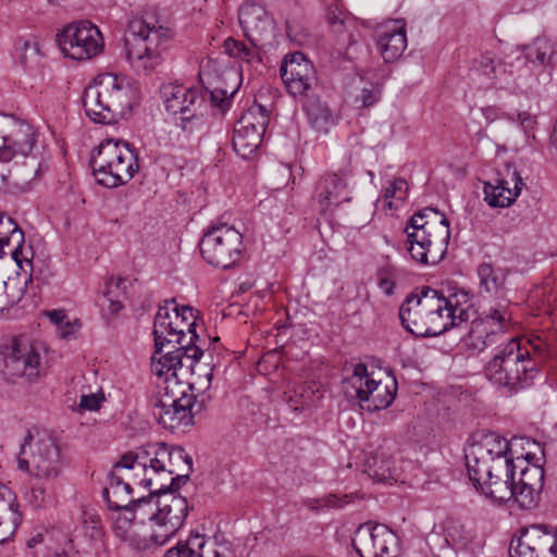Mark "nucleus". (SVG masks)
Wrapping results in <instances>:
<instances>
[{"instance_id": "obj_1", "label": "nucleus", "mask_w": 557, "mask_h": 557, "mask_svg": "<svg viewBox=\"0 0 557 557\" xmlns=\"http://www.w3.org/2000/svg\"><path fill=\"white\" fill-rule=\"evenodd\" d=\"M545 356L543 344L510 338L497 345L483 373L495 388L507 396H513L534 384Z\"/></svg>"}, {"instance_id": "obj_2", "label": "nucleus", "mask_w": 557, "mask_h": 557, "mask_svg": "<svg viewBox=\"0 0 557 557\" xmlns=\"http://www.w3.org/2000/svg\"><path fill=\"white\" fill-rule=\"evenodd\" d=\"M134 99L135 89L125 77L106 74L85 88L82 101L92 122L114 124L132 110Z\"/></svg>"}, {"instance_id": "obj_3", "label": "nucleus", "mask_w": 557, "mask_h": 557, "mask_svg": "<svg viewBox=\"0 0 557 557\" xmlns=\"http://www.w3.org/2000/svg\"><path fill=\"white\" fill-rule=\"evenodd\" d=\"M407 250L412 260L420 264L429 263V255L433 263L440 261L446 252L450 239L449 221L444 213L430 207L417 211L408 221Z\"/></svg>"}, {"instance_id": "obj_4", "label": "nucleus", "mask_w": 557, "mask_h": 557, "mask_svg": "<svg viewBox=\"0 0 557 557\" xmlns=\"http://www.w3.org/2000/svg\"><path fill=\"white\" fill-rule=\"evenodd\" d=\"M170 41L169 28L151 27L143 20H132L125 35L127 60L137 73L147 74L162 62Z\"/></svg>"}, {"instance_id": "obj_5", "label": "nucleus", "mask_w": 557, "mask_h": 557, "mask_svg": "<svg viewBox=\"0 0 557 557\" xmlns=\"http://www.w3.org/2000/svg\"><path fill=\"white\" fill-rule=\"evenodd\" d=\"M198 338V334L195 333V324H188V341L175 342L177 347L174 350L165 354H153L152 368L154 373L159 376L171 373L175 377H178V372L182 375L190 373L197 376L193 384H206L208 387L213 377V369L210 364H199L203 350L195 344Z\"/></svg>"}, {"instance_id": "obj_6", "label": "nucleus", "mask_w": 557, "mask_h": 557, "mask_svg": "<svg viewBox=\"0 0 557 557\" xmlns=\"http://www.w3.org/2000/svg\"><path fill=\"white\" fill-rule=\"evenodd\" d=\"M238 20L251 46L230 37L224 41L225 53L246 63H252L255 60L259 62L257 47L272 32L273 20L262 5L256 3L242 5Z\"/></svg>"}, {"instance_id": "obj_7", "label": "nucleus", "mask_w": 557, "mask_h": 557, "mask_svg": "<svg viewBox=\"0 0 557 557\" xmlns=\"http://www.w3.org/2000/svg\"><path fill=\"white\" fill-rule=\"evenodd\" d=\"M467 470L470 481L481 495L498 504L511 500V485L516 475L513 460L498 459L496 463L487 465V460L479 462L478 458L470 459Z\"/></svg>"}, {"instance_id": "obj_8", "label": "nucleus", "mask_w": 557, "mask_h": 557, "mask_svg": "<svg viewBox=\"0 0 557 557\" xmlns=\"http://www.w3.org/2000/svg\"><path fill=\"white\" fill-rule=\"evenodd\" d=\"M199 249L209 264L230 269L242 259L243 235L232 225L214 223L202 235Z\"/></svg>"}, {"instance_id": "obj_9", "label": "nucleus", "mask_w": 557, "mask_h": 557, "mask_svg": "<svg viewBox=\"0 0 557 557\" xmlns=\"http://www.w3.org/2000/svg\"><path fill=\"white\" fill-rule=\"evenodd\" d=\"M346 394L356 397L362 409L380 411L389 407L396 398L397 381L393 377L389 383L381 382L369 376L368 367L357 363L352 374L346 379Z\"/></svg>"}, {"instance_id": "obj_10", "label": "nucleus", "mask_w": 557, "mask_h": 557, "mask_svg": "<svg viewBox=\"0 0 557 557\" xmlns=\"http://www.w3.org/2000/svg\"><path fill=\"white\" fill-rule=\"evenodd\" d=\"M55 42L62 53L77 61L89 60L102 51L103 38L99 28L89 21L67 24L57 34Z\"/></svg>"}, {"instance_id": "obj_11", "label": "nucleus", "mask_w": 557, "mask_h": 557, "mask_svg": "<svg viewBox=\"0 0 557 557\" xmlns=\"http://www.w3.org/2000/svg\"><path fill=\"white\" fill-rule=\"evenodd\" d=\"M152 413L157 421L171 431L193 424L196 414L205 409V399L200 401L194 394L182 392L180 397L165 393L151 400Z\"/></svg>"}, {"instance_id": "obj_12", "label": "nucleus", "mask_w": 557, "mask_h": 557, "mask_svg": "<svg viewBox=\"0 0 557 557\" xmlns=\"http://www.w3.org/2000/svg\"><path fill=\"white\" fill-rule=\"evenodd\" d=\"M32 441L33 436L28 433L21 445L20 455L25 454L26 445H30V462L34 468V475L38 479H57L65 465V457L60 442L55 436L47 432L39 434L33 445L30 444Z\"/></svg>"}, {"instance_id": "obj_13", "label": "nucleus", "mask_w": 557, "mask_h": 557, "mask_svg": "<svg viewBox=\"0 0 557 557\" xmlns=\"http://www.w3.org/2000/svg\"><path fill=\"white\" fill-rule=\"evenodd\" d=\"M187 499L175 493H165L156 499V529H152L150 540L158 545L169 541L184 524L188 515Z\"/></svg>"}, {"instance_id": "obj_14", "label": "nucleus", "mask_w": 557, "mask_h": 557, "mask_svg": "<svg viewBox=\"0 0 557 557\" xmlns=\"http://www.w3.org/2000/svg\"><path fill=\"white\" fill-rule=\"evenodd\" d=\"M398 539L385 524L368 521L354 533L351 545L360 557H396Z\"/></svg>"}, {"instance_id": "obj_15", "label": "nucleus", "mask_w": 557, "mask_h": 557, "mask_svg": "<svg viewBox=\"0 0 557 557\" xmlns=\"http://www.w3.org/2000/svg\"><path fill=\"white\" fill-rule=\"evenodd\" d=\"M270 117L268 110L257 106L248 110L235 124L233 134L234 151L248 159L262 143Z\"/></svg>"}, {"instance_id": "obj_16", "label": "nucleus", "mask_w": 557, "mask_h": 557, "mask_svg": "<svg viewBox=\"0 0 557 557\" xmlns=\"http://www.w3.org/2000/svg\"><path fill=\"white\" fill-rule=\"evenodd\" d=\"M0 125V162L28 157L36 143L32 125L12 116H2Z\"/></svg>"}, {"instance_id": "obj_17", "label": "nucleus", "mask_w": 557, "mask_h": 557, "mask_svg": "<svg viewBox=\"0 0 557 557\" xmlns=\"http://www.w3.org/2000/svg\"><path fill=\"white\" fill-rule=\"evenodd\" d=\"M280 74L288 94L294 98L308 97L318 81L312 62L300 51L285 55Z\"/></svg>"}, {"instance_id": "obj_18", "label": "nucleus", "mask_w": 557, "mask_h": 557, "mask_svg": "<svg viewBox=\"0 0 557 557\" xmlns=\"http://www.w3.org/2000/svg\"><path fill=\"white\" fill-rule=\"evenodd\" d=\"M154 457L151 460V469L161 471V474L171 479V483L186 484L194 471L193 458L182 446L156 443L152 447Z\"/></svg>"}, {"instance_id": "obj_19", "label": "nucleus", "mask_w": 557, "mask_h": 557, "mask_svg": "<svg viewBox=\"0 0 557 557\" xmlns=\"http://www.w3.org/2000/svg\"><path fill=\"white\" fill-rule=\"evenodd\" d=\"M351 176L349 162L336 172H327L315 183L313 199L319 203L321 211L337 207L343 202L351 201V191L348 188V178Z\"/></svg>"}, {"instance_id": "obj_20", "label": "nucleus", "mask_w": 557, "mask_h": 557, "mask_svg": "<svg viewBox=\"0 0 557 557\" xmlns=\"http://www.w3.org/2000/svg\"><path fill=\"white\" fill-rule=\"evenodd\" d=\"M4 356V373L10 376L26 377L28 381L39 376L41 366L38 350L29 343L14 338L7 347Z\"/></svg>"}, {"instance_id": "obj_21", "label": "nucleus", "mask_w": 557, "mask_h": 557, "mask_svg": "<svg viewBox=\"0 0 557 557\" xmlns=\"http://www.w3.org/2000/svg\"><path fill=\"white\" fill-rule=\"evenodd\" d=\"M134 150L135 149L124 140L113 138L102 140L90 159V165L96 181L98 182L99 177H103L107 171H113L119 168L122 160L128 163V168H131Z\"/></svg>"}, {"instance_id": "obj_22", "label": "nucleus", "mask_w": 557, "mask_h": 557, "mask_svg": "<svg viewBox=\"0 0 557 557\" xmlns=\"http://www.w3.org/2000/svg\"><path fill=\"white\" fill-rule=\"evenodd\" d=\"M510 557H557V534L540 533V529L523 531L509 545Z\"/></svg>"}, {"instance_id": "obj_23", "label": "nucleus", "mask_w": 557, "mask_h": 557, "mask_svg": "<svg viewBox=\"0 0 557 557\" xmlns=\"http://www.w3.org/2000/svg\"><path fill=\"white\" fill-rule=\"evenodd\" d=\"M449 301L442 292L430 286L422 287L421 318L424 322L423 337H435L447 332L446 306Z\"/></svg>"}, {"instance_id": "obj_24", "label": "nucleus", "mask_w": 557, "mask_h": 557, "mask_svg": "<svg viewBox=\"0 0 557 557\" xmlns=\"http://www.w3.org/2000/svg\"><path fill=\"white\" fill-rule=\"evenodd\" d=\"M523 186L520 173L507 166L505 176L484 182V200L492 208H507L513 203Z\"/></svg>"}, {"instance_id": "obj_25", "label": "nucleus", "mask_w": 557, "mask_h": 557, "mask_svg": "<svg viewBox=\"0 0 557 557\" xmlns=\"http://www.w3.org/2000/svg\"><path fill=\"white\" fill-rule=\"evenodd\" d=\"M164 107L170 114H186L198 108H205V92L197 87L181 84H168L161 88Z\"/></svg>"}, {"instance_id": "obj_26", "label": "nucleus", "mask_w": 557, "mask_h": 557, "mask_svg": "<svg viewBox=\"0 0 557 557\" xmlns=\"http://www.w3.org/2000/svg\"><path fill=\"white\" fill-rule=\"evenodd\" d=\"M175 304V299L164 300L160 305L153 322L154 354H161L165 344L188 341L184 329L173 325L171 320L169 305Z\"/></svg>"}, {"instance_id": "obj_27", "label": "nucleus", "mask_w": 557, "mask_h": 557, "mask_svg": "<svg viewBox=\"0 0 557 557\" xmlns=\"http://www.w3.org/2000/svg\"><path fill=\"white\" fill-rule=\"evenodd\" d=\"M509 450V442L497 433L491 432L484 436L481 443L471 446L470 451L466 455V463L470 459L476 458L479 462L487 460V465L496 463L498 459L513 460Z\"/></svg>"}, {"instance_id": "obj_28", "label": "nucleus", "mask_w": 557, "mask_h": 557, "mask_svg": "<svg viewBox=\"0 0 557 557\" xmlns=\"http://www.w3.org/2000/svg\"><path fill=\"white\" fill-rule=\"evenodd\" d=\"M24 232L10 216H4L0 212V258L5 255L4 247H11L10 255L17 267L22 268L25 261L32 264V260L24 255Z\"/></svg>"}, {"instance_id": "obj_29", "label": "nucleus", "mask_w": 557, "mask_h": 557, "mask_svg": "<svg viewBox=\"0 0 557 557\" xmlns=\"http://www.w3.org/2000/svg\"><path fill=\"white\" fill-rule=\"evenodd\" d=\"M22 521L15 494L0 484V544L10 540Z\"/></svg>"}, {"instance_id": "obj_30", "label": "nucleus", "mask_w": 557, "mask_h": 557, "mask_svg": "<svg viewBox=\"0 0 557 557\" xmlns=\"http://www.w3.org/2000/svg\"><path fill=\"white\" fill-rule=\"evenodd\" d=\"M376 45L385 62L397 60L407 48L405 25L385 26L377 30Z\"/></svg>"}, {"instance_id": "obj_31", "label": "nucleus", "mask_w": 557, "mask_h": 557, "mask_svg": "<svg viewBox=\"0 0 557 557\" xmlns=\"http://www.w3.org/2000/svg\"><path fill=\"white\" fill-rule=\"evenodd\" d=\"M523 55L535 70L552 67L557 63V41L536 37L531 44L524 46Z\"/></svg>"}, {"instance_id": "obj_32", "label": "nucleus", "mask_w": 557, "mask_h": 557, "mask_svg": "<svg viewBox=\"0 0 557 557\" xmlns=\"http://www.w3.org/2000/svg\"><path fill=\"white\" fill-rule=\"evenodd\" d=\"M422 288L409 294L399 308L403 327L417 337H423L424 322L421 318Z\"/></svg>"}, {"instance_id": "obj_33", "label": "nucleus", "mask_w": 557, "mask_h": 557, "mask_svg": "<svg viewBox=\"0 0 557 557\" xmlns=\"http://www.w3.org/2000/svg\"><path fill=\"white\" fill-rule=\"evenodd\" d=\"M109 486L102 491L103 499L106 500L108 508L114 511H126L134 499L132 497V486L124 482L114 471H111L108 475Z\"/></svg>"}, {"instance_id": "obj_34", "label": "nucleus", "mask_w": 557, "mask_h": 557, "mask_svg": "<svg viewBox=\"0 0 557 557\" xmlns=\"http://www.w3.org/2000/svg\"><path fill=\"white\" fill-rule=\"evenodd\" d=\"M508 274V268L494 267L488 262H482L476 268L480 288L490 295L499 296L506 293Z\"/></svg>"}, {"instance_id": "obj_35", "label": "nucleus", "mask_w": 557, "mask_h": 557, "mask_svg": "<svg viewBox=\"0 0 557 557\" xmlns=\"http://www.w3.org/2000/svg\"><path fill=\"white\" fill-rule=\"evenodd\" d=\"M326 18L332 28V32L338 36L339 46L349 47L357 41L352 33L349 32V25H352L351 18L348 17L347 14L343 12L338 7H329Z\"/></svg>"}, {"instance_id": "obj_36", "label": "nucleus", "mask_w": 557, "mask_h": 557, "mask_svg": "<svg viewBox=\"0 0 557 557\" xmlns=\"http://www.w3.org/2000/svg\"><path fill=\"white\" fill-rule=\"evenodd\" d=\"M206 544L205 534L191 531L186 540L178 541L175 546L168 549L164 557H203Z\"/></svg>"}, {"instance_id": "obj_37", "label": "nucleus", "mask_w": 557, "mask_h": 557, "mask_svg": "<svg viewBox=\"0 0 557 557\" xmlns=\"http://www.w3.org/2000/svg\"><path fill=\"white\" fill-rule=\"evenodd\" d=\"M481 321L485 330L495 331L504 335L510 329L511 312L507 305L497 304L482 312Z\"/></svg>"}, {"instance_id": "obj_38", "label": "nucleus", "mask_w": 557, "mask_h": 557, "mask_svg": "<svg viewBox=\"0 0 557 557\" xmlns=\"http://www.w3.org/2000/svg\"><path fill=\"white\" fill-rule=\"evenodd\" d=\"M139 170L138 157L136 150L133 151L132 166L128 168V163L123 160L120 162L119 168L113 171H107L103 177H99L98 184L107 188H114L129 182Z\"/></svg>"}, {"instance_id": "obj_39", "label": "nucleus", "mask_w": 557, "mask_h": 557, "mask_svg": "<svg viewBox=\"0 0 557 557\" xmlns=\"http://www.w3.org/2000/svg\"><path fill=\"white\" fill-rule=\"evenodd\" d=\"M156 499L157 497L150 493L147 496L133 499L132 504H129V507L125 511L126 520L133 522L138 518L140 522H145L147 519L152 523V529H156Z\"/></svg>"}, {"instance_id": "obj_40", "label": "nucleus", "mask_w": 557, "mask_h": 557, "mask_svg": "<svg viewBox=\"0 0 557 557\" xmlns=\"http://www.w3.org/2000/svg\"><path fill=\"white\" fill-rule=\"evenodd\" d=\"M449 305L445 309V318H447V331L453 327H458L461 323L469 321L471 313H473L472 305L466 299L463 304L458 300V296L451 295L446 297Z\"/></svg>"}, {"instance_id": "obj_41", "label": "nucleus", "mask_w": 557, "mask_h": 557, "mask_svg": "<svg viewBox=\"0 0 557 557\" xmlns=\"http://www.w3.org/2000/svg\"><path fill=\"white\" fill-rule=\"evenodd\" d=\"M304 109L310 125L318 132L326 133L332 124V114L329 108L319 99H309Z\"/></svg>"}, {"instance_id": "obj_42", "label": "nucleus", "mask_w": 557, "mask_h": 557, "mask_svg": "<svg viewBox=\"0 0 557 557\" xmlns=\"http://www.w3.org/2000/svg\"><path fill=\"white\" fill-rule=\"evenodd\" d=\"M140 485L148 488L150 494L158 498L162 497L165 493L177 492L184 484H176V482L171 483V479L168 481V476L161 474V471L151 469L148 474H145V478L140 481Z\"/></svg>"}, {"instance_id": "obj_43", "label": "nucleus", "mask_w": 557, "mask_h": 557, "mask_svg": "<svg viewBox=\"0 0 557 557\" xmlns=\"http://www.w3.org/2000/svg\"><path fill=\"white\" fill-rule=\"evenodd\" d=\"M512 498L519 507L523 509H531L535 507L540 492L542 488L532 486V484H523L521 482H512Z\"/></svg>"}, {"instance_id": "obj_44", "label": "nucleus", "mask_w": 557, "mask_h": 557, "mask_svg": "<svg viewBox=\"0 0 557 557\" xmlns=\"http://www.w3.org/2000/svg\"><path fill=\"white\" fill-rule=\"evenodd\" d=\"M359 82L360 95L357 96L356 100L360 101L364 108L375 104L381 99L383 83L380 79L372 81L364 76H360Z\"/></svg>"}, {"instance_id": "obj_45", "label": "nucleus", "mask_w": 557, "mask_h": 557, "mask_svg": "<svg viewBox=\"0 0 557 557\" xmlns=\"http://www.w3.org/2000/svg\"><path fill=\"white\" fill-rule=\"evenodd\" d=\"M205 108L195 109L186 114H182L177 122L181 129L189 135L200 132L206 126Z\"/></svg>"}, {"instance_id": "obj_46", "label": "nucleus", "mask_w": 557, "mask_h": 557, "mask_svg": "<svg viewBox=\"0 0 557 557\" xmlns=\"http://www.w3.org/2000/svg\"><path fill=\"white\" fill-rule=\"evenodd\" d=\"M27 548L32 550L33 557H66L64 550L51 549L46 544V536L42 533L27 540Z\"/></svg>"}, {"instance_id": "obj_47", "label": "nucleus", "mask_w": 557, "mask_h": 557, "mask_svg": "<svg viewBox=\"0 0 557 557\" xmlns=\"http://www.w3.org/2000/svg\"><path fill=\"white\" fill-rule=\"evenodd\" d=\"M397 277L398 271L391 264H385L376 271L377 286L386 296L394 294Z\"/></svg>"}, {"instance_id": "obj_48", "label": "nucleus", "mask_w": 557, "mask_h": 557, "mask_svg": "<svg viewBox=\"0 0 557 557\" xmlns=\"http://www.w3.org/2000/svg\"><path fill=\"white\" fill-rule=\"evenodd\" d=\"M18 61L24 67H34L40 60L39 45L35 40H25L18 48Z\"/></svg>"}, {"instance_id": "obj_49", "label": "nucleus", "mask_w": 557, "mask_h": 557, "mask_svg": "<svg viewBox=\"0 0 557 557\" xmlns=\"http://www.w3.org/2000/svg\"><path fill=\"white\" fill-rule=\"evenodd\" d=\"M128 283V280L125 277H119L117 280L111 278L109 282H107V289L104 292V297L109 300V311L112 314L119 313L123 309L122 302L115 298L114 289L120 290L121 293H126V284Z\"/></svg>"}, {"instance_id": "obj_50", "label": "nucleus", "mask_w": 557, "mask_h": 557, "mask_svg": "<svg viewBox=\"0 0 557 557\" xmlns=\"http://www.w3.org/2000/svg\"><path fill=\"white\" fill-rule=\"evenodd\" d=\"M545 471L542 466L532 465L521 469L519 482L525 484H532V486L543 488L544 486Z\"/></svg>"}, {"instance_id": "obj_51", "label": "nucleus", "mask_w": 557, "mask_h": 557, "mask_svg": "<svg viewBox=\"0 0 557 557\" xmlns=\"http://www.w3.org/2000/svg\"><path fill=\"white\" fill-rule=\"evenodd\" d=\"M344 499L335 494H329L321 498L310 499L308 506L313 510H322L329 508H342Z\"/></svg>"}, {"instance_id": "obj_52", "label": "nucleus", "mask_w": 557, "mask_h": 557, "mask_svg": "<svg viewBox=\"0 0 557 557\" xmlns=\"http://www.w3.org/2000/svg\"><path fill=\"white\" fill-rule=\"evenodd\" d=\"M407 190H408L407 182L401 177H397V178H394L389 183V185L385 188L384 198H385V200L394 198V199L403 201L406 198Z\"/></svg>"}, {"instance_id": "obj_53", "label": "nucleus", "mask_w": 557, "mask_h": 557, "mask_svg": "<svg viewBox=\"0 0 557 557\" xmlns=\"http://www.w3.org/2000/svg\"><path fill=\"white\" fill-rule=\"evenodd\" d=\"M84 534L91 541H99L102 536V527L100 519L96 516H85L83 520Z\"/></svg>"}, {"instance_id": "obj_54", "label": "nucleus", "mask_w": 557, "mask_h": 557, "mask_svg": "<svg viewBox=\"0 0 557 557\" xmlns=\"http://www.w3.org/2000/svg\"><path fill=\"white\" fill-rule=\"evenodd\" d=\"M205 98L209 96L212 107L220 109L222 113L226 112L231 107V97L226 95V91L215 88L212 91H203Z\"/></svg>"}, {"instance_id": "obj_55", "label": "nucleus", "mask_w": 557, "mask_h": 557, "mask_svg": "<svg viewBox=\"0 0 557 557\" xmlns=\"http://www.w3.org/2000/svg\"><path fill=\"white\" fill-rule=\"evenodd\" d=\"M154 445L156 443L148 444L141 450L135 453L136 463L145 471V474H148L151 470V460L154 457V453L151 451Z\"/></svg>"}, {"instance_id": "obj_56", "label": "nucleus", "mask_w": 557, "mask_h": 557, "mask_svg": "<svg viewBox=\"0 0 557 557\" xmlns=\"http://www.w3.org/2000/svg\"><path fill=\"white\" fill-rule=\"evenodd\" d=\"M475 69L481 71L488 78H494L496 64L492 54L488 52L482 54L480 59L475 61Z\"/></svg>"}, {"instance_id": "obj_57", "label": "nucleus", "mask_w": 557, "mask_h": 557, "mask_svg": "<svg viewBox=\"0 0 557 557\" xmlns=\"http://www.w3.org/2000/svg\"><path fill=\"white\" fill-rule=\"evenodd\" d=\"M103 400L104 396L102 394L82 395L79 407L85 410L95 411L100 408Z\"/></svg>"}, {"instance_id": "obj_58", "label": "nucleus", "mask_w": 557, "mask_h": 557, "mask_svg": "<svg viewBox=\"0 0 557 557\" xmlns=\"http://www.w3.org/2000/svg\"><path fill=\"white\" fill-rule=\"evenodd\" d=\"M173 311L175 312V319H181V323L185 324V326L188 329V324L194 323L196 325V317L195 311L189 306H175L173 308Z\"/></svg>"}, {"instance_id": "obj_59", "label": "nucleus", "mask_w": 557, "mask_h": 557, "mask_svg": "<svg viewBox=\"0 0 557 557\" xmlns=\"http://www.w3.org/2000/svg\"><path fill=\"white\" fill-rule=\"evenodd\" d=\"M503 336L500 333H496L495 331L486 330L484 337H479V344H475V348L479 351H482L483 349L495 345L498 343V339Z\"/></svg>"}, {"instance_id": "obj_60", "label": "nucleus", "mask_w": 557, "mask_h": 557, "mask_svg": "<svg viewBox=\"0 0 557 557\" xmlns=\"http://www.w3.org/2000/svg\"><path fill=\"white\" fill-rule=\"evenodd\" d=\"M48 495L47 487L41 483H35L30 490V500L36 505L40 506Z\"/></svg>"}, {"instance_id": "obj_61", "label": "nucleus", "mask_w": 557, "mask_h": 557, "mask_svg": "<svg viewBox=\"0 0 557 557\" xmlns=\"http://www.w3.org/2000/svg\"><path fill=\"white\" fill-rule=\"evenodd\" d=\"M136 466L135 453L128 451L121 457L120 461L114 463L112 471L115 472L117 469H134Z\"/></svg>"}, {"instance_id": "obj_62", "label": "nucleus", "mask_w": 557, "mask_h": 557, "mask_svg": "<svg viewBox=\"0 0 557 557\" xmlns=\"http://www.w3.org/2000/svg\"><path fill=\"white\" fill-rule=\"evenodd\" d=\"M482 114L483 116L487 120V121H495L497 119H502V117H506L508 120H510L511 122H515V119L511 117L509 114H506L504 113L503 111H500L499 108L497 107H493V106H490V107H486V108H483L482 109Z\"/></svg>"}, {"instance_id": "obj_63", "label": "nucleus", "mask_w": 557, "mask_h": 557, "mask_svg": "<svg viewBox=\"0 0 557 557\" xmlns=\"http://www.w3.org/2000/svg\"><path fill=\"white\" fill-rule=\"evenodd\" d=\"M376 465H377V461L375 459L373 467L370 466V475L373 479L377 480L379 482H383V483H386L391 479H393V475H392L389 469L381 471V468H376Z\"/></svg>"}, {"instance_id": "obj_64", "label": "nucleus", "mask_w": 557, "mask_h": 557, "mask_svg": "<svg viewBox=\"0 0 557 557\" xmlns=\"http://www.w3.org/2000/svg\"><path fill=\"white\" fill-rule=\"evenodd\" d=\"M286 34L293 40L297 42H301L302 39L307 36L306 34H301L298 30V26L296 23L287 21L286 22Z\"/></svg>"}]
</instances>
